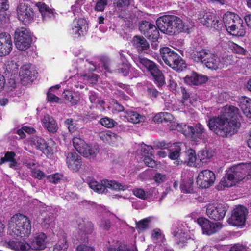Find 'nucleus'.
<instances>
[{"instance_id":"1","label":"nucleus","mask_w":251,"mask_h":251,"mask_svg":"<svg viewBox=\"0 0 251 251\" xmlns=\"http://www.w3.org/2000/svg\"><path fill=\"white\" fill-rule=\"evenodd\" d=\"M239 109L233 106L226 105L222 114L210 119L209 129L216 134L225 137L236 133L240 127Z\"/></svg>"},{"instance_id":"2","label":"nucleus","mask_w":251,"mask_h":251,"mask_svg":"<svg viewBox=\"0 0 251 251\" xmlns=\"http://www.w3.org/2000/svg\"><path fill=\"white\" fill-rule=\"evenodd\" d=\"M251 175V163H241L231 167L226 176L221 181L224 187H230L236 183L245 179Z\"/></svg>"},{"instance_id":"3","label":"nucleus","mask_w":251,"mask_h":251,"mask_svg":"<svg viewBox=\"0 0 251 251\" xmlns=\"http://www.w3.org/2000/svg\"><path fill=\"white\" fill-rule=\"evenodd\" d=\"M156 25L162 32L170 35L189 30L188 26L178 17H159L156 20Z\"/></svg>"},{"instance_id":"4","label":"nucleus","mask_w":251,"mask_h":251,"mask_svg":"<svg viewBox=\"0 0 251 251\" xmlns=\"http://www.w3.org/2000/svg\"><path fill=\"white\" fill-rule=\"evenodd\" d=\"M31 230V226L28 218L21 214L13 216L8 222V232L14 238L28 236Z\"/></svg>"},{"instance_id":"5","label":"nucleus","mask_w":251,"mask_h":251,"mask_svg":"<svg viewBox=\"0 0 251 251\" xmlns=\"http://www.w3.org/2000/svg\"><path fill=\"white\" fill-rule=\"evenodd\" d=\"M160 53L165 63L174 70L180 72L186 69L187 64L185 60L171 49L163 47L160 49Z\"/></svg>"},{"instance_id":"6","label":"nucleus","mask_w":251,"mask_h":251,"mask_svg":"<svg viewBox=\"0 0 251 251\" xmlns=\"http://www.w3.org/2000/svg\"><path fill=\"white\" fill-rule=\"evenodd\" d=\"M32 42V35L26 28H17L14 33V43L19 50L25 51L30 48Z\"/></svg>"},{"instance_id":"7","label":"nucleus","mask_w":251,"mask_h":251,"mask_svg":"<svg viewBox=\"0 0 251 251\" xmlns=\"http://www.w3.org/2000/svg\"><path fill=\"white\" fill-rule=\"evenodd\" d=\"M88 184L90 188L99 193L107 192V188L117 191L124 190L127 188L126 185H123L115 180L108 179L103 180L100 182L91 180Z\"/></svg>"},{"instance_id":"8","label":"nucleus","mask_w":251,"mask_h":251,"mask_svg":"<svg viewBox=\"0 0 251 251\" xmlns=\"http://www.w3.org/2000/svg\"><path fill=\"white\" fill-rule=\"evenodd\" d=\"M73 144L77 151L85 157L89 159L94 158L99 152L98 148L97 146H89L81 138H74Z\"/></svg>"},{"instance_id":"9","label":"nucleus","mask_w":251,"mask_h":251,"mask_svg":"<svg viewBox=\"0 0 251 251\" xmlns=\"http://www.w3.org/2000/svg\"><path fill=\"white\" fill-rule=\"evenodd\" d=\"M205 129L203 125L197 123L193 126L184 125L181 129L182 133L193 141H197L204 137Z\"/></svg>"},{"instance_id":"10","label":"nucleus","mask_w":251,"mask_h":251,"mask_svg":"<svg viewBox=\"0 0 251 251\" xmlns=\"http://www.w3.org/2000/svg\"><path fill=\"white\" fill-rule=\"evenodd\" d=\"M78 226L77 235L75 236L76 239L84 243L88 241L89 235L93 233L94 230V225L88 220H81Z\"/></svg>"},{"instance_id":"11","label":"nucleus","mask_w":251,"mask_h":251,"mask_svg":"<svg viewBox=\"0 0 251 251\" xmlns=\"http://www.w3.org/2000/svg\"><path fill=\"white\" fill-rule=\"evenodd\" d=\"M139 29L142 34L152 42L156 41L159 38V32L157 28L149 22L142 21L139 25Z\"/></svg>"},{"instance_id":"12","label":"nucleus","mask_w":251,"mask_h":251,"mask_svg":"<svg viewBox=\"0 0 251 251\" xmlns=\"http://www.w3.org/2000/svg\"><path fill=\"white\" fill-rule=\"evenodd\" d=\"M197 223L201 227L203 233L208 235H212L220 230L223 226L220 223H213L205 218H199Z\"/></svg>"},{"instance_id":"13","label":"nucleus","mask_w":251,"mask_h":251,"mask_svg":"<svg viewBox=\"0 0 251 251\" xmlns=\"http://www.w3.org/2000/svg\"><path fill=\"white\" fill-rule=\"evenodd\" d=\"M88 28V23L84 18H75L72 25V33L74 38H78L86 34Z\"/></svg>"},{"instance_id":"14","label":"nucleus","mask_w":251,"mask_h":251,"mask_svg":"<svg viewBox=\"0 0 251 251\" xmlns=\"http://www.w3.org/2000/svg\"><path fill=\"white\" fill-rule=\"evenodd\" d=\"M226 211L227 207L223 204H218L216 205L208 204L206 207L207 215L215 221L223 219Z\"/></svg>"},{"instance_id":"15","label":"nucleus","mask_w":251,"mask_h":251,"mask_svg":"<svg viewBox=\"0 0 251 251\" xmlns=\"http://www.w3.org/2000/svg\"><path fill=\"white\" fill-rule=\"evenodd\" d=\"M247 209L244 206H239L235 208L228 222L234 226H241L245 223Z\"/></svg>"},{"instance_id":"16","label":"nucleus","mask_w":251,"mask_h":251,"mask_svg":"<svg viewBox=\"0 0 251 251\" xmlns=\"http://www.w3.org/2000/svg\"><path fill=\"white\" fill-rule=\"evenodd\" d=\"M215 180L214 173L209 170L201 171L197 178V183L202 188H207L210 187Z\"/></svg>"},{"instance_id":"17","label":"nucleus","mask_w":251,"mask_h":251,"mask_svg":"<svg viewBox=\"0 0 251 251\" xmlns=\"http://www.w3.org/2000/svg\"><path fill=\"white\" fill-rule=\"evenodd\" d=\"M211 51L209 50L201 49V48H195L189 52L190 57L195 62L204 64V62L208 59L210 56Z\"/></svg>"},{"instance_id":"18","label":"nucleus","mask_w":251,"mask_h":251,"mask_svg":"<svg viewBox=\"0 0 251 251\" xmlns=\"http://www.w3.org/2000/svg\"><path fill=\"white\" fill-rule=\"evenodd\" d=\"M13 48V44L10 35L8 33L0 34V56L8 55Z\"/></svg>"},{"instance_id":"19","label":"nucleus","mask_w":251,"mask_h":251,"mask_svg":"<svg viewBox=\"0 0 251 251\" xmlns=\"http://www.w3.org/2000/svg\"><path fill=\"white\" fill-rule=\"evenodd\" d=\"M133 59L140 69H146L150 74H151L158 68V66L155 63L147 58L138 56L134 57Z\"/></svg>"},{"instance_id":"20","label":"nucleus","mask_w":251,"mask_h":251,"mask_svg":"<svg viewBox=\"0 0 251 251\" xmlns=\"http://www.w3.org/2000/svg\"><path fill=\"white\" fill-rule=\"evenodd\" d=\"M219 18V17H198V21L208 27L219 30L223 27V25Z\"/></svg>"},{"instance_id":"21","label":"nucleus","mask_w":251,"mask_h":251,"mask_svg":"<svg viewBox=\"0 0 251 251\" xmlns=\"http://www.w3.org/2000/svg\"><path fill=\"white\" fill-rule=\"evenodd\" d=\"M37 73L33 66L30 64H25L21 67L19 76L21 79L32 81L36 77Z\"/></svg>"},{"instance_id":"22","label":"nucleus","mask_w":251,"mask_h":251,"mask_svg":"<svg viewBox=\"0 0 251 251\" xmlns=\"http://www.w3.org/2000/svg\"><path fill=\"white\" fill-rule=\"evenodd\" d=\"M66 161L68 168L74 171H78L82 165L81 158L76 153H68L66 155Z\"/></svg>"},{"instance_id":"23","label":"nucleus","mask_w":251,"mask_h":251,"mask_svg":"<svg viewBox=\"0 0 251 251\" xmlns=\"http://www.w3.org/2000/svg\"><path fill=\"white\" fill-rule=\"evenodd\" d=\"M47 243V236L41 233L31 241L29 244L30 249L36 251L42 250L46 247Z\"/></svg>"},{"instance_id":"24","label":"nucleus","mask_w":251,"mask_h":251,"mask_svg":"<svg viewBox=\"0 0 251 251\" xmlns=\"http://www.w3.org/2000/svg\"><path fill=\"white\" fill-rule=\"evenodd\" d=\"M132 43L138 53H142L150 48L149 43L143 36H135L132 39Z\"/></svg>"},{"instance_id":"25","label":"nucleus","mask_w":251,"mask_h":251,"mask_svg":"<svg viewBox=\"0 0 251 251\" xmlns=\"http://www.w3.org/2000/svg\"><path fill=\"white\" fill-rule=\"evenodd\" d=\"M44 127L50 133H54L57 132L58 127L56 121L52 117L46 115L42 119Z\"/></svg>"},{"instance_id":"26","label":"nucleus","mask_w":251,"mask_h":251,"mask_svg":"<svg viewBox=\"0 0 251 251\" xmlns=\"http://www.w3.org/2000/svg\"><path fill=\"white\" fill-rule=\"evenodd\" d=\"M207 80L206 77L193 73L190 75H187L184 78V81L188 85H198L205 83Z\"/></svg>"},{"instance_id":"27","label":"nucleus","mask_w":251,"mask_h":251,"mask_svg":"<svg viewBox=\"0 0 251 251\" xmlns=\"http://www.w3.org/2000/svg\"><path fill=\"white\" fill-rule=\"evenodd\" d=\"M211 54L208 57V59L204 62L203 64L208 69L216 70L220 68L222 64L220 58L216 54L212 51Z\"/></svg>"},{"instance_id":"28","label":"nucleus","mask_w":251,"mask_h":251,"mask_svg":"<svg viewBox=\"0 0 251 251\" xmlns=\"http://www.w3.org/2000/svg\"><path fill=\"white\" fill-rule=\"evenodd\" d=\"M35 147L45 154H50L52 152L51 147L48 146L45 140L41 138L37 137L33 140Z\"/></svg>"},{"instance_id":"29","label":"nucleus","mask_w":251,"mask_h":251,"mask_svg":"<svg viewBox=\"0 0 251 251\" xmlns=\"http://www.w3.org/2000/svg\"><path fill=\"white\" fill-rule=\"evenodd\" d=\"M124 117L129 122L134 124H137L144 122L145 120V117L139 114L136 111L127 110L124 112Z\"/></svg>"},{"instance_id":"30","label":"nucleus","mask_w":251,"mask_h":251,"mask_svg":"<svg viewBox=\"0 0 251 251\" xmlns=\"http://www.w3.org/2000/svg\"><path fill=\"white\" fill-rule=\"evenodd\" d=\"M182 182L180 186L181 191L185 193H194L195 191L193 188V177L190 175L187 178L183 176H182Z\"/></svg>"},{"instance_id":"31","label":"nucleus","mask_w":251,"mask_h":251,"mask_svg":"<svg viewBox=\"0 0 251 251\" xmlns=\"http://www.w3.org/2000/svg\"><path fill=\"white\" fill-rule=\"evenodd\" d=\"M40 213L42 217L41 219L44 223L45 226L46 225L49 226L53 217L52 209L48 206L43 207L40 210Z\"/></svg>"},{"instance_id":"32","label":"nucleus","mask_w":251,"mask_h":251,"mask_svg":"<svg viewBox=\"0 0 251 251\" xmlns=\"http://www.w3.org/2000/svg\"><path fill=\"white\" fill-rule=\"evenodd\" d=\"M6 246L16 251H26L30 249L29 244L18 241L6 242Z\"/></svg>"},{"instance_id":"33","label":"nucleus","mask_w":251,"mask_h":251,"mask_svg":"<svg viewBox=\"0 0 251 251\" xmlns=\"http://www.w3.org/2000/svg\"><path fill=\"white\" fill-rule=\"evenodd\" d=\"M240 106L244 114L251 119V100L247 97H243L240 100Z\"/></svg>"},{"instance_id":"34","label":"nucleus","mask_w":251,"mask_h":251,"mask_svg":"<svg viewBox=\"0 0 251 251\" xmlns=\"http://www.w3.org/2000/svg\"><path fill=\"white\" fill-rule=\"evenodd\" d=\"M18 16H33L34 12L28 4L20 3L17 8Z\"/></svg>"},{"instance_id":"35","label":"nucleus","mask_w":251,"mask_h":251,"mask_svg":"<svg viewBox=\"0 0 251 251\" xmlns=\"http://www.w3.org/2000/svg\"><path fill=\"white\" fill-rule=\"evenodd\" d=\"M185 155L187 156V158L185 162L187 163V165L189 166L197 167L199 165L197 163V159L195 151L192 149L188 150L185 152Z\"/></svg>"},{"instance_id":"36","label":"nucleus","mask_w":251,"mask_h":251,"mask_svg":"<svg viewBox=\"0 0 251 251\" xmlns=\"http://www.w3.org/2000/svg\"><path fill=\"white\" fill-rule=\"evenodd\" d=\"M115 6V11L113 12L110 11V14H118L121 16L122 11H124L126 7L130 4V0H117Z\"/></svg>"},{"instance_id":"37","label":"nucleus","mask_w":251,"mask_h":251,"mask_svg":"<svg viewBox=\"0 0 251 251\" xmlns=\"http://www.w3.org/2000/svg\"><path fill=\"white\" fill-rule=\"evenodd\" d=\"M151 75L153 77L155 83L158 87L160 88L165 84V77L163 74L158 68Z\"/></svg>"},{"instance_id":"38","label":"nucleus","mask_w":251,"mask_h":251,"mask_svg":"<svg viewBox=\"0 0 251 251\" xmlns=\"http://www.w3.org/2000/svg\"><path fill=\"white\" fill-rule=\"evenodd\" d=\"M100 137L102 140H105L108 142L112 144H114L121 139L119 136L110 131L101 133Z\"/></svg>"},{"instance_id":"39","label":"nucleus","mask_w":251,"mask_h":251,"mask_svg":"<svg viewBox=\"0 0 251 251\" xmlns=\"http://www.w3.org/2000/svg\"><path fill=\"white\" fill-rule=\"evenodd\" d=\"M36 5L42 16L58 14L54 12L55 10L54 9L50 8L44 3L38 2L36 3Z\"/></svg>"},{"instance_id":"40","label":"nucleus","mask_w":251,"mask_h":251,"mask_svg":"<svg viewBox=\"0 0 251 251\" xmlns=\"http://www.w3.org/2000/svg\"><path fill=\"white\" fill-rule=\"evenodd\" d=\"M213 156V152L211 151L207 150L201 151L198 154L197 161H200L202 163H206Z\"/></svg>"},{"instance_id":"41","label":"nucleus","mask_w":251,"mask_h":251,"mask_svg":"<svg viewBox=\"0 0 251 251\" xmlns=\"http://www.w3.org/2000/svg\"><path fill=\"white\" fill-rule=\"evenodd\" d=\"M68 248V244L66 237L63 235V238L58 241L53 246L52 251H67Z\"/></svg>"},{"instance_id":"42","label":"nucleus","mask_w":251,"mask_h":251,"mask_svg":"<svg viewBox=\"0 0 251 251\" xmlns=\"http://www.w3.org/2000/svg\"><path fill=\"white\" fill-rule=\"evenodd\" d=\"M172 234L173 236L176 237V240L177 241L178 244L180 243L184 242L185 239V233L183 232L182 229L176 228L174 229Z\"/></svg>"},{"instance_id":"43","label":"nucleus","mask_w":251,"mask_h":251,"mask_svg":"<svg viewBox=\"0 0 251 251\" xmlns=\"http://www.w3.org/2000/svg\"><path fill=\"white\" fill-rule=\"evenodd\" d=\"M172 234L173 236L176 237V240L177 241L178 244L180 243L184 242L185 239V233L183 232L182 229L176 228L174 229Z\"/></svg>"},{"instance_id":"44","label":"nucleus","mask_w":251,"mask_h":251,"mask_svg":"<svg viewBox=\"0 0 251 251\" xmlns=\"http://www.w3.org/2000/svg\"><path fill=\"white\" fill-rule=\"evenodd\" d=\"M226 30L230 33V34L233 36H242L245 32L242 30L241 32L238 30V28L235 24H232L231 25H225Z\"/></svg>"},{"instance_id":"45","label":"nucleus","mask_w":251,"mask_h":251,"mask_svg":"<svg viewBox=\"0 0 251 251\" xmlns=\"http://www.w3.org/2000/svg\"><path fill=\"white\" fill-rule=\"evenodd\" d=\"M177 77L176 75H170L169 80V87L170 89L176 93L178 89V86L177 82Z\"/></svg>"},{"instance_id":"46","label":"nucleus","mask_w":251,"mask_h":251,"mask_svg":"<svg viewBox=\"0 0 251 251\" xmlns=\"http://www.w3.org/2000/svg\"><path fill=\"white\" fill-rule=\"evenodd\" d=\"M151 220L150 218H146L138 222H136V228L140 231H143L149 227Z\"/></svg>"},{"instance_id":"47","label":"nucleus","mask_w":251,"mask_h":251,"mask_svg":"<svg viewBox=\"0 0 251 251\" xmlns=\"http://www.w3.org/2000/svg\"><path fill=\"white\" fill-rule=\"evenodd\" d=\"M175 149H172L170 151L169 157L172 160H175L178 158L180 155V152L181 151L180 147L176 143L175 144Z\"/></svg>"},{"instance_id":"48","label":"nucleus","mask_w":251,"mask_h":251,"mask_svg":"<svg viewBox=\"0 0 251 251\" xmlns=\"http://www.w3.org/2000/svg\"><path fill=\"white\" fill-rule=\"evenodd\" d=\"M16 156V153L13 151H7L5 153L4 157H1L0 160V165H1L2 164L6 162H10L14 159Z\"/></svg>"},{"instance_id":"49","label":"nucleus","mask_w":251,"mask_h":251,"mask_svg":"<svg viewBox=\"0 0 251 251\" xmlns=\"http://www.w3.org/2000/svg\"><path fill=\"white\" fill-rule=\"evenodd\" d=\"M100 123L107 128H112L114 126L115 124H117L113 119L107 117L101 118L100 120Z\"/></svg>"},{"instance_id":"50","label":"nucleus","mask_w":251,"mask_h":251,"mask_svg":"<svg viewBox=\"0 0 251 251\" xmlns=\"http://www.w3.org/2000/svg\"><path fill=\"white\" fill-rule=\"evenodd\" d=\"M64 176L62 174L59 173H56L51 176H48V178L49 179L50 182L53 183H57L60 181L63 180L64 179Z\"/></svg>"},{"instance_id":"51","label":"nucleus","mask_w":251,"mask_h":251,"mask_svg":"<svg viewBox=\"0 0 251 251\" xmlns=\"http://www.w3.org/2000/svg\"><path fill=\"white\" fill-rule=\"evenodd\" d=\"M133 193L135 196L143 200H146L148 197L147 193L141 188L134 189L133 190Z\"/></svg>"},{"instance_id":"52","label":"nucleus","mask_w":251,"mask_h":251,"mask_svg":"<svg viewBox=\"0 0 251 251\" xmlns=\"http://www.w3.org/2000/svg\"><path fill=\"white\" fill-rule=\"evenodd\" d=\"M63 94L65 99L71 102L72 104L75 105L77 103V100L74 98L71 91L69 90H65Z\"/></svg>"},{"instance_id":"53","label":"nucleus","mask_w":251,"mask_h":251,"mask_svg":"<svg viewBox=\"0 0 251 251\" xmlns=\"http://www.w3.org/2000/svg\"><path fill=\"white\" fill-rule=\"evenodd\" d=\"M107 249L108 251H136L133 249L129 248L125 244L120 245L117 248L108 247Z\"/></svg>"},{"instance_id":"54","label":"nucleus","mask_w":251,"mask_h":251,"mask_svg":"<svg viewBox=\"0 0 251 251\" xmlns=\"http://www.w3.org/2000/svg\"><path fill=\"white\" fill-rule=\"evenodd\" d=\"M107 4V0H97L95 9L98 11H103Z\"/></svg>"},{"instance_id":"55","label":"nucleus","mask_w":251,"mask_h":251,"mask_svg":"<svg viewBox=\"0 0 251 251\" xmlns=\"http://www.w3.org/2000/svg\"><path fill=\"white\" fill-rule=\"evenodd\" d=\"M181 92L182 95L181 103L184 105H188V100L190 98L189 93L187 92L185 88H184L183 87H181Z\"/></svg>"},{"instance_id":"56","label":"nucleus","mask_w":251,"mask_h":251,"mask_svg":"<svg viewBox=\"0 0 251 251\" xmlns=\"http://www.w3.org/2000/svg\"><path fill=\"white\" fill-rule=\"evenodd\" d=\"M9 8L8 0H0V13H3L7 15L6 11Z\"/></svg>"},{"instance_id":"57","label":"nucleus","mask_w":251,"mask_h":251,"mask_svg":"<svg viewBox=\"0 0 251 251\" xmlns=\"http://www.w3.org/2000/svg\"><path fill=\"white\" fill-rule=\"evenodd\" d=\"M143 146L142 147L141 151L145 154L151 155L152 156L153 154V148L151 146H147L145 144H143Z\"/></svg>"},{"instance_id":"58","label":"nucleus","mask_w":251,"mask_h":251,"mask_svg":"<svg viewBox=\"0 0 251 251\" xmlns=\"http://www.w3.org/2000/svg\"><path fill=\"white\" fill-rule=\"evenodd\" d=\"M153 179L156 182L158 183H161L165 182L166 180L167 177L165 174L157 173H156L154 176Z\"/></svg>"},{"instance_id":"59","label":"nucleus","mask_w":251,"mask_h":251,"mask_svg":"<svg viewBox=\"0 0 251 251\" xmlns=\"http://www.w3.org/2000/svg\"><path fill=\"white\" fill-rule=\"evenodd\" d=\"M83 0H77L75 4L71 7L72 11L74 15L75 16L76 15H79L81 14V9L79 5V2H82Z\"/></svg>"},{"instance_id":"60","label":"nucleus","mask_w":251,"mask_h":251,"mask_svg":"<svg viewBox=\"0 0 251 251\" xmlns=\"http://www.w3.org/2000/svg\"><path fill=\"white\" fill-rule=\"evenodd\" d=\"M89 99L91 103L96 104H100V102L96 93L90 91L89 93Z\"/></svg>"},{"instance_id":"61","label":"nucleus","mask_w":251,"mask_h":251,"mask_svg":"<svg viewBox=\"0 0 251 251\" xmlns=\"http://www.w3.org/2000/svg\"><path fill=\"white\" fill-rule=\"evenodd\" d=\"M121 67H120L118 69V73H122L125 74H126L129 69V65L127 62L123 61L121 65Z\"/></svg>"},{"instance_id":"62","label":"nucleus","mask_w":251,"mask_h":251,"mask_svg":"<svg viewBox=\"0 0 251 251\" xmlns=\"http://www.w3.org/2000/svg\"><path fill=\"white\" fill-rule=\"evenodd\" d=\"M32 176L39 179L45 176V173L39 169H34L32 171Z\"/></svg>"},{"instance_id":"63","label":"nucleus","mask_w":251,"mask_h":251,"mask_svg":"<svg viewBox=\"0 0 251 251\" xmlns=\"http://www.w3.org/2000/svg\"><path fill=\"white\" fill-rule=\"evenodd\" d=\"M229 251H247V249L242 245L237 244L233 246Z\"/></svg>"},{"instance_id":"64","label":"nucleus","mask_w":251,"mask_h":251,"mask_svg":"<svg viewBox=\"0 0 251 251\" xmlns=\"http://www.w3.org/2000/svg\"><path fill=\"white\" fill-rule=\"evenodd\" d=\"M75 251H94V249L90 246L83 244L78 246Z\"/></svg>"}]
</instances>
